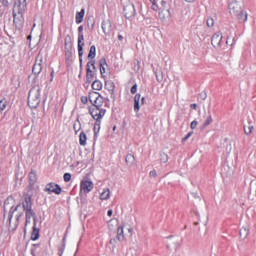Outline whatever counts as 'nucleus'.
Masks as SVG:
<instances>
[{"label": "nucleus", "mask_w": 256, "mask_h": 256, "mask_svg": "<svg viewBox=\"0 0 256 256\" xmlns=\"http://www.w3.org/2000/svg\"><path fill=\"white\" fill-rule=\"evenodd\" d=\"M4 221H6L7 225L11 227V221L13 217H15V227L19 225V221L21 217L25 215V198H23L22 204L19 203L15 206V198L13 196H9L4 201Z\"/></svg>", "instance_id": "obj_1"}, {"label": "nucleus", "mask_w": 256, "mask_h": 256, "mask_svg": "<svg viewBox=\"0 0 256 256\" xmlns=\"http://www.w3.org/2000/svg\"><path fill=\"white\" fill-rule=\"evenodd\" d=\"M88 99L92 104V107L89 108L91 117L94 121H101L105 117V113H107L105 100L98 92H90Z\"/></svg>", "instance_id": "obj_2"}, {"label": "nucleus", "mask_w": 256, "mask_h": 256, "mask_svg": "<svg viewBox=\"0 0 256 256\" xmlns=\"http://www.w3.org/2000/svg\"><path fill=\"white\" fill-rule=\"evenodd\" d=\"M27 11V0H17L13 8V23L19 31L25 25V12Z\"/></svg>", "instance_id": "obj_3"}, {"label": "nucleus", "mask_w": 256, "mask_h": 256, "mask_svg": "<svg viewBox=\"0 0 256 256\" xmlns=\"http://www.w3.org/2000/svg\"><path fill=\"white\" fill-rule=\"evenodd\" d=\"M24 213L26 217V225L31 223V219L37 223V216L33 211V193H24Z\"/></svg>", "instance_id": "obj_4"}, {"label": "nucleus", "mask_w": 256, "mask_h": 256, "mask_svg": "<svg viewBox=\"0 0 256 256\" xmlns=\"http://www.w3.org/2000/svg\"><path fill=\"white\" fill-rule=\"evenodd\" d=\"M41 103V87L34 86L28 94V106L30 109H37Z\"/></svg>", "instance_id": "obj_5"}, {"label": "nucleus", "mask_w": 256, "mask_h": 256, "mask_svg": "<svg viewBox=\"0 0 256 256\" xmlns=\"http://www.w3.org/2000/svg\"><path fill=\"white\" fill-rule=\"evenodd\" d=\"M85 36L83 35V25L78 27V57L80 61V67L83 65V47H85Z\"/></svg>", "instance_id": "obj_6"}, {"label": "nucleus", "mask_w": 256, "mask_h": 256, "mask_svg": "<svg viewBox=\"0 0 256 256\" xmlns=\"http://www.w3.org/2000/svg\"><path fill=\"white\" fill-rule=\"evenodd\" d=\"M95 60H91L87 63L86 66V79L88 83H91L95 79Z\"/></svg>", "instance_id": "obj_7"}, {"label": "nucleus", "mask_w": 256, "mask_h": 256, "mask_svg": "<svg viewBox=\"0 0 256 256\" xmlns=\"http://www.w3.org/2000/svg\"><path fill=\"white\" fill-rule=\"evenodd\" d=\"M93 181L84 179L80 182V193H84V195H87V193H91L93 191Z\"/></svg>", "instance_id": "obj_8"}, {"label": "nucleus", "mask_w": 256, "mask_h": 256, "mask_svg": "<svg viewBox=\"0 0 256 256\" xmlns=\"http://www.w3.org/2000/svg\"><path fill=\"white\" fill-rule=\"evenodd\" d=\"M44 191L46 193H49V195H51V193H54L55 195H61V192L63 191V189L61 188V186H59V184L50 182L46 185Z\"/></svg>", "instance_id": "obj_9"}, {"label": "nucleus", "mask_w": 256, "mask_h": 256, "mask_svg": "<svg viewBox=\"0 0 256 256\" xmlns=\"http://www.w3.org/2000/svg\"><path fill=\"white\" fill-rule=\"evenodd\" d=\"M43 71V54L39 53L36 57V62L32 68L34 75H39Z\"/></svg>", "instance_id": "obj_10"}, {"label": "nucleus", "mask_w": 256, "mask_h": 256, "mask_svg": "<svg viewBox=\"0 0 256 256\" xmlns=\"http://www.w3.org/2000/svg\"><path fill=\"white\" fill-rule=\"evenodd\" d=\"M123 11H124V17L126 19H133V17H135V15H136L135 5H133V3H131V2H128L124 6Z\"/></svg>", "instance_id": "obj_11"}, {"label": "nucleus", "mask_w": 256, "mask_h": 256, "mask_svg": "<svg viewBox=\"0 0 256 256\" xmlns=\"http://www.w3.org/2000/svg\"><path fill=\"white\" fill-rule=\"evenodd\" d=\"M223 43V34L221 32H216L211 38V45L215 49H221Z\"/></svg>", "instance_id": "obj_12"}, {"label": "nucleus", "mask_w": 256, "mask_h": 256, "mask_svg": "<svg viewBox=\"0 0 256 256\" xmlns=\"http://www.w3.org/2000/svg\"><path fill=\"white\" fill-rule=\"evenodd\" d=\"M29 186L27 193H33V187H35V183H37V172L35 170H31L29 175Z\"/></svg>", "instance_id": "obj_13"}, {"label": "nucleus", "mask_w": 256, "mask_h": 256, "mask_svg": "<svg viewBox=\"0 0 256 256\" xmlns=\"http://www.w3.org/2000/svg\"><path fill=\"white\" fill-rule=\"evenodd\" d=\"M64 47H65V55L67 57L71 56V49L73 47V41L71 40V36L67 35L64 39Z\"/></svg>", "instance_id": "obj_14"}, {"label": "nucleus", "mask_w": 256, "mask_h": 256, "mask_svg": "<svg viewBox=\"0 0 256 256\" xmlns=\"http://www.w3.org/2000/svg\"><path fill=\"white\" fill-rule=\"evenodd\" d=\"M228 7L232 15H237L241 11V6L237 2H231Z\"/></svg>", "instance_id": "obj_15"}, {"label": "nucleus", "mask_w": 256, "mask_h": 256, "mask_svg": "<svg viewBox=\"0 0 256 256\" xmlns=\"http://www.w3.org/2000/svg\"><path fill=\"white\" fill-rule=\"evenodd\" d=\"M111 29H112L111 21L104 20L102 22V30H103L104 35H110Z\"/></svg>", "instance_id": "obj_16"}, {"label": "nucleus", "mask_w": 256, "mask_h": 256, "mask_svg": "<svg viewBox=\"0 0 256 256\" xmlns=\"http://www.w3.org/2000/svg\"><path fill=\"white\" fill-rule=\"evenodd\" d=\"M105 88L109 91L113 100H115V83H113L112 81H107L105 83Z\"/></svg>", "instance_id": "obj_17"}, {"label": "nucleus", "mask_w": 256, "mask_h": 256, "mask_svg": "<svg viewBox=\"0 0 256 256\" xmlns=\"http://www.w3.org/2000/svg\"><path fill=\"white\" fill-rule=\"evenodd\" d=\"M235 17H237L239 23H247V17H248V14L247 12L243 11V10H240L236 15Z\"/></svg>", "instance_id": "obj_18"}, {"label": "nucleus", "mask_w": 256, "mask_h": 256, "mask_svg": "<svg viewBox=\"0 0 256 256\" xmlns=\"http://www.w3.org/2000/svg\"><path fill=\"white\" fill-rule=\"evenodd\" d=\"M37 239H39V228H37V222L34 219L33 231L31 233V240L32 241H37Z\"/></svg>", "instance_id": "obj_19"}, {"label": "nucleus", "mask_w": 256, "mask_h": 256, "mask_svg": "<svg viewBox=\"0 0 256 256\" xmlns=\"http://www.w3.org/2000/svg\"><path fill=\"white\" fill-rule=\"evenodd\" d=\"M141 103V94H136L134 96V111L135 113H139V110L141 109V106L139 105Z\"/></svg>", "instance_id": "obj_20"}, {"label": "nucleus", "mask_w": 256, "mask_h": 256, "mask_svg": "<svg viewBox=\"0 0 256 256\" xmlns=\"http://www.w3.org/2000/svg\"><path fill=\"white\" fill-rule=\"evenodd\" d=\"M83 17H85V8H82L79 12L76 13L77 25L83 23Z\"/></svg>", "instance_id": "obj_21"}, {"label": "nucleus", "mask_w": 256, "mask_h": 256, "mask_svg": "<svg viewBox=\"0 0 256 256\" xmlns=\"http://www.w3.org/2000/svg\"><path fill=\"white\" fill-rule=\"evenodd\" d=\"M99 67H100V73L101 75H105L106 71H105V67H108L107 65V60L105 58H101L99 60Z\"/></svg>", "instance_id": "obj_22"}, {"label": "nucleus", "mask_w": 256, "mask_h": 256, "mask_svg": "<svg viewBox=\"0 0 256 256\" xmlns=\"http://www.w3.org/2000/svg\"><path fill=\"white\" fill-rule=\"evenodd\" d=\"M125 161L128 167H133L135 165V156L133 154H127Z\"/></svg>", "instance_id": "obj_23"}, {"label": "nucleus", "mask_w": 256, "mask_h": 256, "mask_svg": "<svg viewBox=\"0 0 256 256\" xmlns=\"http://www.w3.org/2000/svg\"><path fill=\"white\" fill-rule=\"evenodd\" d=\"M109 197H111V191L109 190V188H106L100 194V199H101V201H107V199H109Z\"/></svg>", "instance_id": "obj_24"}, {"label": "nucleus", "mask_w": 256, "mask_h": 256, "mask_svg": "<svg viewBox=\"0 0 256 256\" xmlns=\"http://www.w3.org/2000/svg\"><path fill=\"white\" fill-rule=\"evenodd\" d=\"M79 144L82 147H85V145H87V134H85V132H81L79 135Z\"/></svg>", "instance_id": "obj_25"}, {"label": "nucleus", "mask_w": 256, "mask_h": 256, "mask_svg": "<svg viewBox=\"0 0 256 256\" xmlns=\"http://www.w3.org/2000/svg\"><path fill=\"white\" fill-rule=\"evenodd\" d=\"M92 89L94 91H101L103 89V83H101V81H99V80H95L92 83Z\"/></svg>", "instance_id": "obj_26"}, {"label": "nucleus", "mask_w": 256, "mask_h": 256, "mask_svg": "<svg viewBox=\"0 0 256 256\" xmlns=\"http://www.w3.org/2000/svg\"><path fill=\"white\" fill-rule=\"evenodd\" d=\"M96 55H97V48L95 47V45H92L90 47L88 59H95Z\"/></svg>", "instance_id": "obj_27"}, {"label": "nucleus", "mask_w": 256, "mask_h": 256, "mask_svg": "<svg viewBox=\"0 0 256 256\" xmlns=\"http://www.w3.org/2000/svg\"><path fill=\"white\" fill-rule=\"evenodd\" d=\"M117 239L119 241H123L125 239V234L123 231V226L117 228Z\"/></svg>", "instance_id": "obj_28"}, {"label": "nucleus", "mask_w": 256, "mask_h": 256, "mask_svg": "<svg viewBox=\"0 0 256 256\" xmlns=\"http://www.w3.org/2000/svg\"><path fill=\"white\" fill-rule=\"evenodd\" d=\"M73 129L75 131V134L79 133L81 131V121H79V118H77L73 124Z\"/></svg>", "instance_id": "obj_29"}, {"label": "nucleus", "mask_w": 256, "mask_h": 256, "mask_svg": "<svg viewBox=\"0 0 256 256\" xmlns=\"http://www.w3.org/2000/svg\"><path fill=\"white\" fill-rule=\"evenodd\" d=\"M249 235V228L247 227H242L240 229V237L241 239H247V236Z\"/></svg>", "instance_id": "obj_30"}, {"label": "nucleus", "mask_w": 256, "mask_h": 256, "mask_svg": "<svg viewBox=\"0 0 256 256\" xmlns=\"http://www.w3.org/2000/svg\"><path fill=\"white\" fill-rule=\"evenodd\" d=\"M95 124H94V134L97 135V133H99V131H101V120H95Z\"/></svg>", "instance_id": "obj_31"}, {"label": "nucleus", "mask_w": 256, "mask_h": 256, "mask_svg": "<svg viewBox=\"0 0 256 256\" xmlns=\"http://www.w3.org/2000/svg\"><path fill=\"white\" fill-rule=\"evenodd\" d=\"M169 161V155L165 152H160V163H167Z\"/></svg>", "instance_id": "obj_32"}, {"label": "nucleus", "mask_w": 256, "mask_h": 256, "mask_svg": "<svg viewBox=\"0 0 256 256\" xmlns=\"http://www.w3.org/2000/svg\"><path fill=\"white\" fill-rule=\"evenodd\" d=\"M213 123V117H211V115H209L205 122L202 125V129H205V127H208V125H211Z\"/></svg>", "instance_id": "obj_33"}, {"label": "nucleus", "mask_w": 256, "mask_h": 256, "mask_svg": "<svg viewBox=\"0 0 256 256\" xmlns=\"http://www.w3.org/2000/svg\"><path fill=\"white\" fill-rule=\"evenodd\" d=\"M7 109V99L0 100V111H5Z\"/></svg>", "instance_id": "obj_34"}, {"label": "nucleus", "mask_w": 256, "mask_h": 256, "mask_svg": "<svg viewBox=\"0 0 256 256\" xmlns=\"http://www.w3.org/2000/svg\"><path fill=\"white\" fill-rule=\"evenodd\" d=\"M64 251H65V237L62 239V247H59V249H58V254H59L60 256H62L63 253H64Z\"/></svg>", "instance_id": "obj_35"}, {"label": "nucleus", "mask_w": 256, "mask_h": 256, "mask_svg": "<svg viewBox=\"0 0 256 256\" xmlns=\"http://www.w3.org/2000/svg\"><path fill=\"white\" fill-rule=\"evenodd\" d=\"M244 133H245V135H251L253 133V126L252 125H250L248 127L244 126Z\"/></svg>", "instance_id": "obj_36"}, {"label": "nucleus", "mask_w": 256, "mask_h": 256, "mask_svg": "<svg viewBox=\"0 0 256 256\" xmlns=\"http://www.w3.org/2000/svg\"><path fill=\"white\" fill-rule=\"evenodd\" d=\"M206 25L207 27H213V25H215V20L213 18H208L206 20Z\"/></svg>", "instance_id": "obj_37"}, {"label": "nucleus", "mask_w": 256, "mask_h": 256, "mask_svg": "<svg viewBox=\"0 0 256 256\" xmlns=\"http://www.w3.org/2000/svg\"><path fill=\"white\" fill-rule=\"evenodd\" d=\"M64 181H65V183H69V181H71V174L70 173H65L64 174Z\"/></svg>", "instance_id": "obj_38"}, {"label": "nucleus", "mask_w": 256, "mask_h": 256, "mask_svg": "<svg viewBox=\"0 0 256 256\" xmlns=\"http://www.w3.org/2000/svg\"><path fill=\"white\" fill-rule=\"evenodd\" d=\"M81 102H82L84 105H87V103H89V98H87V96H82V97H81Z\"/></svg>", "instance_id": "obj_39"}, {"label": "nucleus", "mask_w": 256, "mask_h": 256, "mask_svg": "<svg viewBox=\"0 0 256 256\" xmlns=\"http://www.w3.org/2000/svg\"><path fill=\"white\" fill-rule=\"evenodd\" d=\"M197 125H198L197 120H194V121L191 122L190 127H191L192 130L197 129Z\"/></svg>", "instance_id": "obj_40"}, {"label": "nucleus", "mask_w": 256, "mask_h": 256, "mask_svg": "<svg viewBox=\"0 0 256 256\" xmlns=\"http://www.w3.org/2000/svg\"><path fill=\"white\" fill-rule=\"evenodd\" d=\"M130 92L132 93V95H135V93H137V84H134V85L131 87Z\"/></svg>", "instance_id": "obj_41"}, {"label": "nucleus", "mask_w": 256, "mask_h": 256, "mask_svg": "<svg viewBox=\"0 0 256 256\" xmlns=\"http://www.w3.org/2000/svg\"><path fill=\"white\" fill-rule=\"evenodd\" d=\"M191 135H193V132H189L184 138H182V143H185V141H187Z\"/></svg>", "instance_id": "obj_42"}, {"label": "nucleus", "mask_w": 256, "mask_h": 256, "mask_svg": "<svg viewBox=\"0 0 256 256\" xmlns=\"http://www.w3.org/2000/svg\"><path fill=\"white\" fill-rule=\"evenodd\" d=\"M200 98L202 99V101H205V99H207V92H202L200 93Z\"/></svg>", "instance_id": "obj_43"}, {"label": "nucleus", "mask_w": 256, "mask_h": 256, "mask_svg": "<svg viewBox=\"0 0 256 256\" xmlns=\"http://www.w3.org/2000/svg\"><path fill=\"white\" fill-rule=\"evenodd\" d=\"M149 176L153 178L157 177V171L155 170L150 171Z\"/></svg>", "instance_id": "obj_44"}, {"label": "nucleus", "mask_w": 256, "mask_h": 256, "mask_svg": "<svg viewBox=\"0 0 256 256\" xmlns=\"http://www.w3.org/2000/svg\"><path fill=\"white\" fill-rule=\"evenodd\" d=\"M1 4H2L4 7H9V0H2V1H1Z\"/></svg>", "instance_id": "obj_45"}, {"label": "nucleus", "mask_w": 256, "mask_h": 256, "mask_svg": "<svg viewBox=\"0 0 256 256\" xmlns=\"http://www.w3.org/2000/svg\"><path fill=\"white\" fill-rule=\"evenodd\" d=\"M190 107L191 109H194L195 111H197V104H191Z\"/></svg>", "instance_id": "obj_46"}, {"label": "nucleus", "mask_w": 256, "mask_h": 256, "mask_svg": "<svg viewBox=\"0 0 256 256\" xmlns=\"http://www.w3.org/2000/svg\"><path fill=\"white\" fill-rule=\"evenodd\" d=\"M107 215H108V217H112V215H113V210H108Z\"/></svg>", "instance_id": "obj_47"}, {"label": "nucleus", "mask_w": 256, "mask_h": 256, "mask_svg": "<svg viewBox=\"0 0 256 256\" xmlns=\"http://www.w3.org/2000/svg\"><path fill=\"white\" fill-rule=\"evenodd\" d=\"M118 41H123V35L121 34L118 35Z\"/></svg>", "instance_id": "obj_48"}, {"label": "nucleus", "mask_w": 256, "mask_h": 256, "mask_svg": "<svg viewBox=\"0 0 256 256\" xmlns=\"http://www.w3.org/2000/svg\"><path fill=\"white\" fill-rule=\"evenodd\" d=\"M141 104H142V105H145V97H142V98H141Z\"/></svg>", "instance_id": "obj_49"}, {"label": "nucleus", "mask_w": 256, "mask_h": 256, "mask_svg": "<svg viewBox=\"0 0 256 256\" xmlns=\"http://www.w3.org/2000/svg\"><path fill=\"white\" fill-rule=\"evenodd\" d=\"M128 232L130 233V235H133V228H128Z\"/></svg>", "instance_id": "obj_50"}, {"label": "nucleus", "mask_w": 256, "mask_h": 256, "mask_svg": "<svg viewBox=\"0 0 256 256\" xmlns=\"http://www.w3.org/2000/svg\"><path fill=\"white\" fill-rule=\"evenodd\" d=\"M110 245H115V239L110 240Z\"/></svg>", "instance_id": "obj_51"}, {"label": "nucleus", "mask_w": 256, "mask_h": 256, "mask_svg": "<svg viewBox=\"0 0 256 256\" xmlns=\"http://www.w3.org/2000/svg\"><path fill=\"white\" fill-rule=\"evenodd\" d=\"M31 255H32V256H36V255H35V249H33V248L31 249Z\"/></svg>", "instance_id": "obj_52"}, {"label": "nucleus", "mask_w": 256, "mask_h": 256, "mask_svg": "<svg viewBox=\"0 0 256 256\" xmlns=\"http://www.w3.org/2000/svg\"><path fill=\"white\" fill-rule=\"evenodd\" d=\"M186 3H193L195 0H185Z\"/></svg>", "instance_id": "obj_53"}, {"label": "nucleus", "mask_w": 256, "mask_h": 256, "mask_svg": "<svg viewBox=\"0 0 256 256\" xmlns=\"http://www.w3.org/2000/svg\"><path fill=\"white\" fill-rule=\"evenodd\" d=\"M150 3H152L153 5H155V0H150Z\"/></svg>", "instance_id": "obj_54"}, {"label": "nucleus", "mask_w": 256, "mask_h": 256, "mask_svg": "<svg viewBox=\"0 0 256 256\" xmlns=\"http://www.w3.org/2000/svg\"><path fill=\"white\" fill-rule=\"evenodd\" d=\"M33 247H39V244H33Z\"/></svg>", "instance_id": "obj_55"}, {"label": "nucleus", "mask_w": 256, "mask_h": 256, "mask_svg": "<svg viewBox=\"0 0 256 256\" xmlns=\"http://www.w3.org/2000/svg\"><path fill=\"white\" fill-rule=\"evenodd\" d=\"M194 225H199V222H194Z\"/></svg>", "instance_id": "obj_56"}, {"label": "nucleus", "mask_w": 256, "mask_h": 256, "mask_svg": "<svg viewBox=\"0 0 256 256\" xmlns=\"http://www.w3.org/2000/svg\"><path fill=\"white\" fill-rule=\"evenodd\" d=\"M175 247H176V249H177V247H179V244H175Z\"/></svg>", "instance_id": "obj_57"}, {"label": "nucleus", "mask_w": 256, "mask_h": 256, "mask_svg": "<svg viewBox=\"0 0 256 256\" xmlns=\"http://www.w3.org/2000/svg\"><path fill=\"white\" fill-rule=\"evenodd\" d=\"M53 73H54V72L52 71V72H51V77H53Z\"/></svg>", "instance_id": "obj_58"}, {"label": "nucleus", "mask_w": 256, "mask_h": 256, "mask_svg": "<svg viewBox=\"0 0 256 256\" xmlns=\"http://www.w3.org/2000/svg\"><path fill=\"white\" fill-rule=\"evenodd\" d=\"M163 4H165V1H162Z\"/></svg>", "instance_id": "obj_59"}]
</instances>
